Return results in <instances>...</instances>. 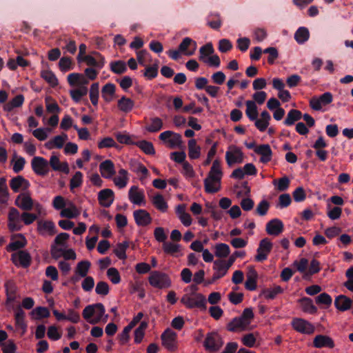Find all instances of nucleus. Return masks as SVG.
Masks as SVG:
<instances>
[{"instance_id": "nucleus-1", "label": "nucleus", "mask_w": 353, "mask_h": 353, "mask_svg": "<svg viewBox=\"0 0 353 353\" xmlns=\"http://www.w3.org/2000/svg\"><path fill=\"white\" fill-rule=\"evenodd\" d=\"M223 176L222 163L219 159L212 161L206 177L203 180L204 190L208 194H214L221 190V181Z\"/></svg>"}, {"instance_id": "nucleus-2", "label": "nucleus", "mask_w": 353, "mask_h": 353, "mask_svg": "<svg viewBox=\"0 0 353 353\" xmlns=\"http://www.w3.org/2000/svg\"><path fill=\"white\" fill-rule=\"evenodd\" d=\"M197 288L195 285H191L185 290V294L181 299V303L188 309H200L205 310L206 309L205 296L196 292Z\"/></svg>"}, {"instance_id": "nucleus-3", "label": "nucleus", "mask_w": 353, "mask_h": 353, "mask_svg": "<svg viewBox=\"0 0 353 353\" xmlns=\"http://www.w3.org/2000/svg\"><path fill=\"white\" fill-rule=\"evenodd\" d=\"M82 316L88 323L92 325L100 322L106 323L108 319V315L105 314V310L102 303L86 306L82 312Z\"/></svg>"}, {"instance_id": "nucleus-4", "label": "nucleus", "mask_w": 353, "mask_h": 353, "mask_svg": "<svg viewBox=\"0 0 353 353\" xmlns=\"http://www.w3.org/2000/svg\"><path fill=\"white\" fill-rule=\"evenodd\" d=\"M254 317L252 308H245L240 316L233 319L228 324V330L231 332L250 330L254 328L251 325Z\"/></svg>"}, {"instance_id": "nucleus-5", "label": "nucleus", "mask_w": 353, "mask_h": 353, "mask_svg": "<svg viewBox=\"0 0 353 353\" xmlns=\"http://www.w3.org/2000/svg\"><path fill=\"white\" fill-rule=\"evenodd\" d=\"M14 204L22 210L30 211L34 209L39 215H46L43 205L40 203L34 201L28 191L19 194L16 197Z\"/></svg>"}, {"instance_id": "nucleus-6", "label": "nucleus", "mask_w": 353, "mask_h": 353, "mask_svg": "<svg viewBox=\"0 0 353 353\" xmlns=\"http://www.w3.org/2000/svg\"><path fill=\"white\" fill-rule=\"evenodd\" d=\"M225 158L227 165L231 167L236 164L242 163L244 161L245 155L240 147L230 145L225 152Z\"/></svg>"}, {"instance_id": "nucleus-7", "label": "nucleus", "mask_w": 353, "mask_h": 353, "mask_svg": "<svg viewBox=\"0 0 353 353\" xmlns=\"http://www.w3.org/2000/svg\"><path fill=\"white\" fill-rule=\"evenodd\" d=\"M149 283L159 289L168 288L171 286V280L168 274L159 271H153L148 277Z\"/></svg>"}, {"instance_id": "nucleus-8", "label": "nucleus", "mask_w": 353, "mask_h": 353, "mask_svg": "<svg viewBox=\"0 0 353 353\" xmlns=\"http://www.w3.org/2000/svg\"><path fill=\"white\" fill-rule=\"evenodd\" d=\"M8 228L11 232L21 230L23 225L22 223V213L15 208H10L8 212Z\"/></svg>"}, {"instance_id": "nucleus-9", "label": "nucleus", "mask_w": 353, "mask_h": 353, "mask_svg": "<svg viewBox=\"0 0 353 353\" xmlns=\"http://www.w3.org/2000/svg\"><path fill=\"white\" fill-rule=\"evenodd\" d=\"M159 137L167 147L172 149L180 148L182 145L181 136L170 130L161 132Z\"/></svg>"}, {"instance_id": "nucleus-10", "label": "nucleus", "mask_w": 353, "mask_h": 353, "mask_svg": "<svg viewBox=\"0 0 353 353\" xmlns=\"http://www.w3.org/2000/svg\"><path fill=\"white\" fill-rule=\"evenodd\" d=\"M333 100L332 94L329 92H325L323 94L317 97L314 96L310 99L309 103L310 108L316 111H320L323 107L331 103Z\"/></svg>"}, {"instance_id": "nucleus-11", "label": "nucleus", "mask_w": 353, "mask_h": 353, "mask_svg": "<svg viewBox=\"0 0 353 353\" xmlns=\"http://www.w3.org/2000/svg\"><path fill=\"white\" fill-rule=\"evenodd\" d=\"M11 261L17 267L28 268L32 262V257L26 250H19L11 255Z\"/></svg>"}, {"instance_id": "nucleus-12", "label": "nucleus", "mask_w": 353, "mask_h": 353, "mask_svg": "<svg viewBox=\"0 0 353 353\" xmlns=\"http://www.w3.org/2000/svg\"><path fill=\"white\" fill-rule=\"evenodd\" d=\"M162 345L170 351L177 348V334L171 329H166L161 336Z\"/></svg>"}, {"instance_id": "nucleus-13", "label": "nucleus", "mask_w": 353, "mask_h": 353, "mask_svg": "<svg viewBox=\"0 0 353 353\" xmlns=\"http://www.w3.org/2000/svg\"><path fill=\"white\" fill-rule=\"evenodd\" d=\"M272 248V243L268 239L265 238L262 239L260 243L259 248H257V254L255 256V261L258 262H262L267 259L268 254L271 252Z\"/></svg>"}, {"instance_id": "nucleus-14", "label": "nucleus", "mask_w": 353, "mask_h": 353, "mask_svg": "<svg viewBox=\"0 0 353 353\" xmlns=\"http://www.w3.org/2000/svg\"><path fill=\"white\" fill-rule=\"evenodd\" d=\"M128 199L132 203L137 205L141 206L145 204L144 191L137 185H133L129 189Z\"/></svg>"}, {"instance_id": "nucleus-15", "label": "nucleus", "mask_w": 353, "mask_h": 353, "mask_svg": "<svg viewBox=\"0 0 353 353\" xmlns=\"http://www.w3.org/2000/svg\"><path fill=\"white\" fill-rule=\"evenodd\" d=\"M292 327L301 334H311L314 332V326L309 321L300 319L295 318L292 321Z\"/></svg>"}, {"instance_id": "nucleus-16", "label": "nucleus", "mask_w": 353, "mask_h": 353, "mask_svg": "<svg viewBox=\"0 0 353 353\" xmlns=\"http://www.w3.org/2000/svg\"><path fill=\"white\" fill-rule=\"evenodd\" d=\"M33 171L38 175L44 176L49 172L48 161L43 157H34L31 161Z\"/></svg>"}, {"instance_id": "nucleus-17", "label": "nucleus", "mask_w": 353, "mask_h": 353, "mask_svg": "<svg viewBox=\"0 0 353 353\" xmlns=\"http://www.w3.org/2000/svg\"><path fill=\"white\" fill-rule=\"evenodd\" d=\"M221 337L216 333L212 332L207 334L204 341L205 347L209 351H217L223 345Z\"/></svg>"}, {"instance_id": "nucleus-18", "label": "nucleus", "mask_w": 353, "mask_h": 353, "mask_svg": "<svg viewBox=\"0 0 353 353\" xmlns=\"http://www.w3.org/2000/svg\"><path fill=\"white\" fill-rule=\"evenodd\" d=\"M285 83L283 81L279 78H274L272 79V87L278 91L277 96L282 102H288L291 100L292 97L290 92L285 89Z\"/></svg>"}, {"instance_id": "nucleus-19", "label": "nucleus", "mask_w": 353, "mask_h": 353, "mask_svg": "<svg viewBox=\"0 0 353 353\" xmlns=\"http://www.w3.org/2000/svg\"><path fill=\"white\" fill-rule=\"evenodd\" d=\"M97 199L101 206L109 208L114 201V192L110 188L103 189L98 192Z\"/></svg>"}, {"instance_id": "nucleus-20", "label": "nucleus", "mask_w": 353, "mask_h": 353, "mask_svg": "<svg viewBox=\"0 0 353 353\" xmlns=\"http://www.w3.org/2000/svg\"><path fill=\"white\" fill-rule=\"evenodd\" d=\"M229 269L226 263H225V260H215L213 263L214 273L212 277V281L214 282L225 276L228 274Z\"/></svg>"}, {"instance_id": "nucleus-21", "label": "nucleus", "mask_w": 353, "mask_h": 353, "mask_svg": "<svg viewBox=\"0 0 353 353\" xmlns=\"http://www.w3.org/2000/svg\"><path fill=\"white\" fill-rule=\"evenodd\" d=\"M37 231L42 236H52L56 233V226L52 221L40 220L37 222Z\"/></svg>"}, {"instance_id": "nucleus-22", "label": "nucleus", "mask_w": 353, "mask_h": 353, "mask_svg": "<svg viewBox=\"0 0 353 353\" xmlns=\"http://www.w3.org/2000/svg\"><path fill=\"white\" fill-rule=\"evenodd\" d=\"M196 48V42L190 37H185L179 46V48L181 52V54L185 56L193 55Z\"/></svg>"}, {"instance_id": "nucleus-23", "label": "nucleus", "mask_w": 353, "mask_h": 353, "mask_svg": "<svg viewBox=\"0 0 353 353\" xmlns=\"http://www.w3.org/2000/svg\"><path fill=\"white\" fill-rule=\"evenodd\" d=\"M111 179L116 187L123 189L127 186L129 182V173L126 170L121 168Z\"/></svg>"}, {"instance_id": "nucleus-24", "label": "nucleus", "mask_w": 353, "mask_h": 353, "mask_svg": "<svg viewBox=\"0 0 353 353\" xmlns=\"http://www.w3.org/2000/svg\"><path fill=\"white\" fill-rule=\"evenodd\" d=\"M27 244V240L23 234H17L12 236L11 242L6 247L8 252L17 251L24 248Z\"/></svg>"}, {"instance_id": "nucleus-25", "label": "nucleus", "mask_w": 353, "mask_h": 353, "mask_svg": "<svg viewBox=\"0 0 353 353\" xmlns=\"http://www.w3.org/2000/svg\"><path fill=\"white\" fill-rule=\"evenodd\" d=\"M258 274L253 266L248 267L245 288L250 291H254L257 288Z\"/></svg>"}, {"instance_id": "nucleus-26", "label": "nucleus", "mask_w": 353, "mask_h": 353, "mask_svg": "<svg viewBox=\"0 0 353 353\" xmlns=\"http://www.w3.org/2000/svg\"><path fill=\"white\" fill-rule=\"evenodd\" d=\"M99 169L101 176L107 179H110L116 174L114 164L109 159L101 162Z\"/></svg>"}, {"instance_id": "nucleus-27", "label": "nucleus", "mask_w": 353, "mask_h": 353, "mask_svg": "<svg viewBox=\"0 0 353 353\" xmlns=\"http://www.w3.org/2000/svg\"><path fill=\"white\" fill-rule=\"evenodd\" d=\"M135 223L139 226H147L152 222V217L145 210H137L133 212Z\"/></svg>"}, {"instance_id": "nucleus-28", "label": "nucleus", "mask_w": 353, "mask_h": 353, "mask_svg": "<svg viewBox=\"0 0 353 353\" xmlns=\"http://www.w3.org/2000/svg\"><path fill=\"white\" fill-rule=\"evenodd\" d=\"M92 55H85L82 58V61H84L85 63L89 66L95 67L98 70L101 69L105 64L104 58L99 53L94 52Z\"/></svg>"}, {"instance_id": "nucleus-29", "label": "nucleus", "mask_w": 353, "mask_h": 353, "mask_svg": "<svg viewBox=\"0 0 353 353\" xmlns=\"http://www.w3.org/2000/svg\"><path fill=\"white\" fill-rule=\"evenodd\" d=\"M271 120V116L270 113L263 110L261 112L259 117H256L254 121L255 127L261 132H265L270 125V121Z\"/></svg>"}, {"instance_id": "nucleus-30", "label": "nucleus", "mask_w": 353, "mask_h": 353, "mask_svg": "<svg viewBox=\"0 0 353 353\" xmlns=\"http://www.w3.org/2000/svg\"><path fill=\"white\" fill-rule=\"evenodd\" d=\"M91 263L90 261L84 260L79 262L74 270L75 275L72 280L76 282L79 281V278L88 276L87 274L90 270Z\"/></svg>"}, {"instance_id": "nucleus-31", "label": "nucleus", "mask_w": 353, "mask_h": 353, "mask_svg": "<svg viewBox=\"0 0 353 353\" xmlns=\"http://www.w3.org/2000/svg\"><path fill=\"white\" fill-rule=\"evenodd\" d=\"M10 186L14 192H18L19 191L27 192L26 190L30 187V183L23 176H17V177L11 179Z\"/></svg>"}, {"instance_id": "nucleus-32", "label": "nucleus", "mask_w": 353, "mask_h": 353, "mask_svg": "<svg viewBox=\"0 0 353 353\" xmlns=\"http://www.w3.org/2000/svg\"><path fill=\"white\" fill-rule=\"evenodd\" d=\"M130 168L132 172L139 176L141 181L146 179L149 175V171L147 168L137 160H131L130 161Z\"/></svg>"}, {"instance_id": "nucleus-33", "label": "nucleus", "mask_w": 353, "mask_h": 353, "mask_svg": "<svg viewBox=\"0 0 353 353\" xmlns=\"http://www.w3.org/2000/svg\"><path fill=\"white\" fill-rule=\"evenodd\" d=\"M313 345L316 348H333L335 345L334 340L330 336L319 334L314 338Z\"/></svg>"}, {"instance_id": "nucleus-34", "label": "nucleus", "mask_w": 353, "mask_h": 353, "mask_svg": "<svg viewBox=\"0 0 353 353\" xmlns=\"http://www.w3.org/2000/svg\"><path fill=\"white\" fill-rule=\"evenodd\" d=\"M68 84L70 87L88 86L89 81L86 77L80 73H71L67 77Z\"/></svg>"}, {"instance_id": "nucleus-35", "label": "nucleus", "mask_w": 353, "mask_h": 353, "mask_svg": "<svg viewBox=\"0 0 353 353\" xmlns=\"http://www.w3.org/2000/svg\"><path fill=\"white\" fill-rule=\"evenodd\" d=\"M254 152L261 156L260 161L267 163L272 159V152L268 144H262L254 148Z\"/></svg>"}, {"instance_id": "nucleus-36", "label": "nucleus", "mask_w": 353, "mask_h": 353, "mask_svg": "<svg viewBox=\"0 0 353 353\" xmlns=\"http://www.w3.org/2000/svg\"><path fill=\"white\" fill-rule=\"evenodd\" d=\"M266 232L270 235L278 236L283 230V224L282 221L278 219L270 221L266 224Z\"/></svg>"}, {"instance_id": "nucleus-37", "label": "nucleus", "mask_w": 353, "mask_h": 353, "mask_svg": "<svg viewBox=\"0 0 353 353\" xmlns=\"http://www.w3.org/2000/svg\"><path fill=\"white\" fill-rule=\"evenodd\" d=\"M214 256L218 259L228 258L231 252L230 246L225 243H218L213 246Z\"/></svg>"}, {"instance_id": "nucleus-38", "label": "nucleus", "mask_w": 353, "mask_h": 353, "mask_svg": "<svg viewBox=\"0 0 353 353\" xmlns=\"http://www.w3.org/2000/svg\"><path fill=\"white\" fill-rule=\"evenodd\" d=\"M134 101L129 97L122 96L117 101L118 109L125 114L130 112L134 108Z\"/></svg>"}, {"instance_id": "nucleus-39", "label": "nucleus", "mask_w": 353, "mask_h": 353, "mask_svg": "<svg viewBox=\"0 0 353 353\" xmlns=\"http://www.w3.org/2000/svg\"><path fill=\"white\" fill-rule=\"evenodd\" d=\"M352 303V299L345 295H339L334 300L336 308L341 312H345L350 309Z\"/></svg>"}, {"instance_id": "nucleus-40", "label": "nucleus", "mask_w": 353, "mask_h": 353, "mask_svg": "<svg viewBox=\"0 0 353 353\" xmlns=\"http://www.w3.org/2000/svg\"><path fill=\"white\" fill-rule=\"evenodd\" d=\"M80 214L79 210L72 202H68L66 207L60 212V216L67 219H74Z\"/></svg>"}, {"instance_id": "nucleus-41", "label": "nucleus", "mask_w": 353, "mask_h": 353, "mask_svg": "<svg viewBox=\"0 0 353 353\" xmlns=\"http://www.w3.org/2000/svg\"><path fill=\"white\" fill-rule=\"evenodd\" d=\"M48 163H50L52 168L55 171H62L65 174H68L70 172L68 163H61L59 158L56 155L51 156Z\"/></svg>"}, {"instance_id": "nucleus-42", "label": "nucleus", "mask_w": 353, "mask_h": 353, "mask_svg": "<svg viewBox=\"0 0 353 353\" xmlns=\"http://www.w3.org/2000/svg\"><path fill=\"white\" fill-rule=\"evenodd\" d=\"M152 205L160 212H166L168 209L167 201L163 195L157 194L150 197Z\"/></svg>"}, {"instance_id": "nucleus-43", "label": "nucleus", "mask_w": 353, "mask_h": 353, "mask_svg": "<svg viewBox=\"0 0 353 353\" xmlns=\"http://www.w3.org/2000/svg\"><path fill=\"white\" fill-rule=\"evenodd\" d=\"M24 102V97L22 94H18L9 102L4 103L3 110L6 112H12L14 108L21 107Z\"/></svg>"}, {"instance_id": "nucleus-44", "label": "nucleus", "mask_w": 353, "mask_h": 353, "mask_svg": "<svg viewBox=\"0 0 353 353\" xmlns=\"http://www.w3.org/2000/svg\"><path fill=\"white\" fill-rule=\"evenodd\" d=\"M116 86L114 83H106L101 90V95L103 99L106 102L112 101L115 95Z\"/></svg>"}, {"instance_id": "nucleus-45", "label": "nucleus", "mask_w": 353, "mask_h": 353, "mask_svg": "<svg viewBox=\"0 0 353 353\" xmlns=\"http://www.w3.org/2000/svg\"><path fill=\"white\" fill-rule=\"evenodd\" d=\"M67 140L68 135L66 134L58 135L54 137L52 140L48 141L46 143V147L50 150L53 148H61Z\"/></svg>"}, {"instance_id": "nucleus-46", "label": "nucleus", "mask_w": 353, "mask_h": 353, "mask_svg": "<svg viewBox=\"0 0 353 353\" xmlns=\"http://www.w3.org/2000/svg\"><path fill=\"white\" fill-rule=\"evenodd\" d=\"M188 157L190 159H197L201 157V147L197 145L196 141L192 139L188 142Z\"/></svg>"}, {"instance_id": "nucleus-47", "label": "nucleus", "mask_w": 353, "mask_h": 353, "mask_svg": "<svg viewBox=\"0 0 353 353\" xmlns=\"http://www.w3.org/2000/svg\"><path fill=\"white\" fill-rule=\"evenodd\" d=\"M88 90L87 86L73 87L70 90V95L72 99L76 102H79L82 97L88 94Z\"/></svg>"}, {"instance_id": "nucleus-48", "label": "nucleus", "mask_w": 353, "mask_h": 353, "mask_svg": "<svg viewBox=\"0 0 353 353\" xmlns=\"http://www.w3.org/2000/svg\"><path fill=\"white\" fill-rule=\"evenodd\" d=\"M301 310L309 314H315L317 312L316 307L314 305L312 299L304 297L299 300Z\"/></svg>"}, {"instance_id": "nucleus-49", "label": "nucleus", "mask_w": 353, "mask_h": 353, "mask_svg": "<svg viewBox=\"0 0 353 353\" xmlns=\"http://www.w3.org/2000/svg\"><path fill=\"white\" fill-rule=\"evenodd\" d=\"M214 52V49L212 43H207L205 45L201 46L199 49V60L205 62L206 59L212 55Z\"/></svg>"}, {"instance_id": "nucleus-50", "label": "nucleus", "mask_w": 353, "mask_h": 353, "mask_svg": "<svg viewBox=\"0 0 353 353\" xmlns=\"http://www.w3.org/2000/svg\"><path fill=\"white\" fill-rule=\"evenodd\" d=\"M163 250L165 253L179 256L181 255V246L179 244L172 242H164L163 244Z\"/></svg>"}, {"instance_id": "nucleus-51", "label": "nucleus", "mask_w": 353, "mask_h": 353, "mask_svg": "<svg viewBox=\"0 0 353 353\" xmlns=\"http://www.w3.org/2000/svg\"><path fill=\"white\" fill-rule=\"evenodd\" d=\"M163 126L161 119L159 117H152L150 120V123L145 126V130L149 132H157L160 131Z\"/></svg>"}, {"instance_id": "nucleus-52", "label": "nucleus", "mask_w": 353, "mask_h": 353, "mask_svg": "<svg viewBox=\"0 0 353 353\" xmlns=\"http://www.w3.org/2000/svg\"><path fill=\"white\" fill-rule=\"evenodd\" d=\"M246 105V110H245V114L246 116L248 117V119L253 121L254 120H256V118L258 117V109L256 104L254 101L248 100L245 102Z\"/></svg>"}, {"instance_id": "nucleus-53", "label": "nucleus", "mask_w": 353, "mask_h": 353, "mask_svg": "<svg viewBox=\"0 0 353 353\" xmlns=\"http://www.w3.org/2000/svg\"><path fill=\"white\" fill-rule=\"evenodd\" d=\"M41 77L52 88L56 87L59 84L56 75L50 70H41Z\"/></svg>"}, {"instance_id": "nucleus-54", "label": "nucleus", "mask_w": 353, "mask_h": 353, "mask_svg": "<svg viewBox=\"0 0 353 353\" xmlns=\"http://www.w3.org/2000/svg\"><path fill=\"white\" fill-rule=\"evenodd\" d=\"M310 37V32L307 28L300 27L294 34V39L299 44L306 42Z\"/></svg>"}, {"instance_id": "nucleus-55", "label": "nucleus", "mask_w": 353, "mask_h": 353, "mask_svg": "<svg viewBox=\"0 0 353 353\" xmlns=\"http://www.w3.org/2000/svg\"><path fill=\"white\" fill-rule=\"evenodd\" d=\"M158 60H156L152 65H146L143 72L144 77L148 80L154 79L158 74Z\"/></svg>"}, {"instance_id": "nucleus-56", "label": "nucleus", "mask_w": 353, "mask_h": 353, "mask_svg": "<svg viewBox=\"0 0 353 353\" xmlns=\"http://www.w3.org/2000/svg\"><path fill=\"white\" fill-rule=\"evenodd\" d=\"M134 145H136L145 154L154 155L155 154V149L152 142L145 140H142L136 142Z\"/></svg>"}, {"instance_id": "nucleus-57", "label": "nucleus", "mask_w": 353, "mask_h": 353, "mask_svg": "<svg viewBox=\"0 0 353 353\" xmlns=\"http://www.w3.org/2000/svg\"><path fill=\"white\" fill-rule=\"evenodd\" d=\"M45 103L46 110L49 113L58 114L61 112L58 103L51 97L48 96L45 98Z\"/></svg>"}, {"instance_id": "nucleus-58", "label": "nucleus", "mask_w": 353, "mask_h": 353, "mask_svg": "<svg viewBox=\"0 0 353 353\" xmlns=\"http://www.w3.org/2000/svg\"><path fill=\"white\" fill-rule=\"evenodd\" d=\"M110 68L112 72L121 74L127 71L126 63L123 61H112L110 63Z\"/></svg>"}, {"instance_id": "nucleus-59", "label": "nucleus", "mask_w": 353, "mask_h": 353, "mask_svg": "<svg viewBox=\"0 0 353 353\" xmlns=\"http://www.w3.org/2000/svg\"><path fill=\"white\" fill-rule=\"evenodd\" d=\"M301 118V112L297 110H291L288 112L287 117L284 121L286 125H292L295 121Z\"/></svg>"}, {"instance_id": "nucleus-60", "label": "nucleus", "mask_w": 353, "mask_h": 353, "mask_svg": "<svg viewBox=\"0 0 353 353\" xmlns=\"http://www.w3.org/2000/svg\"><path fill=\"white\" fill-rule=\"evenodd\" d=\"M342 214V208L339 206L332 207L330 203L327 204V216L331 220L339 219Z\"/></svg>"}, {"instance_id": "nucleus-61", "label": "nucleus", "mask_w": 353, "mask_h": 353, "mask_svg": "<svg viewBox=\"0 0 353 353\" xmlns=\"http://www.w3.org/2000/svg\"><path fill=\"white\" fill-rule=\"evenodd\" d=\"M136 55L138 63L143 66H146L147 63L152 61L150 54L145 50L137 52Z\"/></svg>"}, {"instance_id": "nucleus-62", "label": "nucleus", "mask_w": 353, "mask_h": 353, "mask_svg": "<svg viewBox=\"0 0 353 353\" xmlns=\"http://www.w3.org/2000/svg\"><path fill=\"white\" fill-rule=\"evenodd\" d=\"M148 327V323L142 321L139 326L134 331V343H140L145 335V331Z\"/></svg>"}, {"instance_id": "nucleus-63", "label": "nucleus", "mask_w": 353, "mask_h": 353, "mask_svg": "<svg viewBox=\"0 0 353 353\" xmlns=\"http://www.w3.org/2000/svg\"><path fill=\"white\" fill-rule=\"evenodd\" d=\"M258 336V332L246 334L241 338V342L246 347H253L256 344Z\"/></svg>"}, {"instance_id": "nucleus-64", "label": "nucleus", "mask_w": 353, "mask_h": 353, "mask_svg": "<svg viewBox=\"0 0 353 353\" xmlns=\"http://www.w3.org/2000/svg\"><path fill=\"white\" fill-rule=\"evenodd\" d=\"M25 314L21 310H18L15 313L16 325L22 330V334H24L27 330V325L25 323Z\"/></svg>"}]
</instances>
